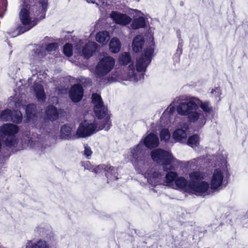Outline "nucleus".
<instances>
[{
  "label": "nucleus",
  "mask_w": 248,
  "mask_h": 248,
  "mask_svg": "<svg viewBox=\"0 0 248 248\" xmlns=\"http://www.w3.org/2000/svg\"><path fill=\"white\" fill-rule=\"evenodd\" d=\"M189 125L186 122H180L177 128L172 133V138L176 142L185 143L186 141Z\"/></svg>",
  "instance_id": "13"
},
{
  "label": "nucleus",
  "mask_w": 248,
  "mask_h": 248,
  "mask_svg": "<svg viewBox=\"0 0 248 248\" xmlns=\"http://www.w3.org/2000/svg\"><path fill=\"white\" fill-rule=\"evenodd\" d=\"M95 39L101 45H106L110 40L109 33L108 31H99L96 34Z\"/></svg>",
  "instance_id": "28"
},
{
  "label": "nucleus",
  "mask_w": 248,
  "mask_h": 248,
  "mask_svg": "<svg viewBox=\"0 0 248 248\" xmlns=\"http://www.w3.org/2000/svg\"><path fill=\"white\" fill-rule=\"evenodd\" d=\"M151 156L153 160L161 165L163 170L167 172L172 169V164L177 162L170 153L160 148L153 150Z\"/></svg>",
  "instance_id": "5"
},
{
  "label": "nucleus",
  "mask_w": 248,
  "mask_h": 248,
  "mask_svg": "<svg viewBox=\"0 0 248 248\" xmlns=\"http://www.w3.org/2000/svg\"><path fill=\"white\" fill-rule=\"evenodd\" d=\"M46 55V51L43 47L40 46H36L31 52L29 57L30 64H33L39 61Z\"/></svg>",
  "instance_id": "22"
},
{
  "label": "nucleus",
  "mask_w": 248,
  "mask_h": 248,
  "mask_svg": "<svg viewBox=\"0 0 248 248\" xmlns=\"http://www.w3.org/2000/svg\"><path fill=\"white\" fill-rule=\"evenodd\" d=\"M145 152V147L140 142L129 149L125 158L132 163L136 170L142 172L148 165L147 161L144 156Z\"/></svg>",
  "instance_id": "3"
},
{
  "label": "nucleus",
  "mask_w": 248,
  "mask_h": 248,
  "mask_svg": "<svg viewBox=\"0 0 248 248\" xmlns=\"http://www.w3.org/2000/svg\"><path fill=\"white\" fill-rule=\"evenodd\" d=\"M21 98H22V97H21ZM25 103V100L23 99L22 98H19L17 100L15 101V106L17 108H20L21 107H24Z\"/></svg>",
  "instance_id": "43"
},
{
  "label": "nucleus",
  "mask_w": 248,
  "mask_h": 248,
  "mask_svg": "<svg viewBox=\"0 0 248 248\" xmlns=\"http://www.w3.org/2000/svg\"><path fill=\"white\" fill-rule=\"evenodd\" d=\"M187 144L192 148L197 147L199 144V137L197 135L190 136L187 141Z\"/></svg>",
  "instance_id": "34"
},
{
  "label": "nucleus",
  "mask_w": 248,
  "mask_h": 248,
  "mask_svg": "<svg viewBox=\"0 0 248 248\" xmlns=\"http://www.w3.org/2000/svg\"><path fill=\"white\" fill-rule=\"evenodd\" d=\"M144 177L147 179L148 183L153 186H165L166 178L164 174L154 168L148 169L145 172H142Z\"/></svg>",
  "instance_id": "11"
},
{
  "label": "nucleus",
  "mask_w": 248,
  "mask_h": 248,
  "mask_svg": "<svg viewBox=\"0 0 248 248\" xmlns=\"http://www.w3.org/2000/svg\"><path fill=\"white\" fill-rule=\"evenodd\" d=\"M95 166L91 164L89 162H87L84 165V168L86 170H89L91 172H93Z\"/></svg>",
  "instance_id": "44"
},
{
  "label": "nucleus",
  "mask_w": 248,
  "mask_h": 248,
  "mask_svg": "<svg viewBox=\"0 0 248 248\" xmlns=\"http://www.w3.org/2000/svg\"><path fill=\"white\" fill-rule=\"evenodd\" d=\"M26 248H49V247L45 241L40 240L35 243L31 241H28Z\"/></svg>",
  "instance_id": "33"
},
{
  "label": "nucleus",
  "mask_w": 248,
  "mask_h": 248,
  "mask_svg": "<svg viewBox=\"0 0 248 248\" xmlns=\"http://www.w3.org/2000/svg\"><path fill=\"white\" fill-rule=\"evenodd\" d=\"M32 90L34 95L38 101L44 102L46 101V95L45 93L43 81L41 78H38L34 81Z\"/></svg>",
  "instance_id": "18"
},
{
  "label": "nucleus",
  "mask_w": 248,
  "mask_h": 248,
  "mask_svg": "<svg viewBox=\"0 0 248 248\" xmlns=\"http://www.w3.org/2000/svg\"><path fill=\"white\" fill-rule=\"evenodd\" d=\"M0 119L3 121H8L12 120V112L9 109H6L3 111L0 115Z\"/></svg>",
  "instance_id": "36"
},
{
  "label": "nucleus",
  "mask_w": 248,
  "mask_h": 248,
  "mask_svg": "<svg viewBox=\"0 0 248 248\" xmlns=\"http://www.w3.org/2000/svg\"><path fill=\"white\" fill-rule=\"evenodd\" d=\"M170 133L168 129L162 128L160 132V138L161 140H164L166 142L169 140L170 138Z\"/></svg>",
  "instance_id": "37"
},
{
  "label": "nucleus",
  "mask_w": 248,
  "mask_h": 248,
  "mask_svg": "<svg viewBox=\"0 0 248 248\" xmlns=\"http://www.w3.org/2000/svg\"><path fill=\"white\" fill-rule=\"evenodd\" d=\"M111 18L118 24L125 25L131 21V18L125 14L113 11L110 14Z\"/></svg>",
  "instance_id": "23"
},
{
  "label": "nucleus",
  "mask_w": 248,
  "mask_h": 248,
  "mask_svg": "<svg viewBox=\"0 0 248 248\" xmlns=\"http://www.w3.org/2000/svg\"><path fill=\"white\" fill-rule=\"evenodd\" d=\"M153 52L152 47L147 48L144 54L137 59L136 70L133 64L125 69L118 70L113 74L111 81L129 80L137 82L140 80L143 77V74L140 72L145 71L151 62Z\"/></svg>",
  "instance_id": "2"
},
{
  "label": "nucleus",
  "mask_w": 248,
  "mask_h": 248,
  "mask_svg": "<svg viewBox=\"0 0 248 248\" xmlns=\"http://www.w3.org/2000/svg\"><path fill=\"white\" fill-rule=\"evenodd\" d=\"M131 60L129 53L124 52L121 53L119 57L120 63L123 65H126Z\"/></svg>",
  "instance_id": "35"
},
{
  "label": "nucleus",
  "mask_w": 248,
  "mask_h": 248,
  "mask_svg": "<svg viewBox=\"0 0 248 248\" xmlns=\"http://www.w3.org/2000/svg\"><path fill=\"white\" fill-rule=\"evenodd\" d=\"M2 3H3V5L5 6L4 10H6V6H7V4L6 0H2Z\"/></svg>",
  "instance_id": "47"
},
{
  "label": "nucleus",
  "mask_w": 248,
  "mask_h": 248,
  "mask_svg": "<svg viewBox=\"0 0 248 248\" xmlns=\"http://www.w3.org/2000/svg\"><path fill=\"white\" fill-rule=\"evenodd\" d=\"M83 91L80 85L77 84L73 86L71 89L69 95L71 100L75 102L79 101L83 96Z\"/></svg>",
  "instance_id": "24"
},
{
  "label": "nucleus",
  "mask_w": 248,
  "mask_h": 248,
  "mask_svg": "<svg viewBox=\"0 0 248 248\" xmlns=\"http://www.w3.org/2000/svg\"><path fill=\"white\" fill-rule=\"evenodd\" d=\"M82 42L80 41L78 45V52H82L85 57L88 58L90 57L96 50L97 45L94 42H89L86 46L81 48Z\"/></svg>",
  "instance_id": "19"
},
{
  "label": "nucleus",
  "mask_w": 248,
  "mask_h": 248,
  "mask_svg": "<svg viewBox=\"0 0 248 248\" xmlns=\"http://www.w3.org/2000/svg\"><path fill=\"white\" fill-rule=\"evenodd\" d=\"M92 102L94 105V111L97 117H99L108 111L107 108L104 106L100 95L93 93L92 96Z\"/></svg>",
  "instance_id": "16"
},
{
  "label": "nucleus",
  "mask_w": 248,
  "mask_h": 248,
  "mask_svg": "<svg viewBox=\"0 0 248 248\" xmlns=\"http://www.w3.org/2000/svg\"><path fill=\"white\" fill-rule=\"evenodd\" d=\"M19 18L22 24L24 26L23 31H19L13 36H16L27 31L30 30L36 25V21L34 19L28 5H24L19 13Z\"/></svg>",
  "instance_id": "8"
},
{
  "label": "nucleus",
  "mask_w": 248,
  "mask_h": 248,
  "mask_svg": "<svg viewBox=\"0 0 248 248\" xmlns=\"http://www.w3.org/2000/svg\"><path fill=\"white\" fill-rule=\"evenodd\" d=\"M169 171L165 175V186L189 193L191 184L188 183L187 180L184 177L179 176L176 172Z\"/></svg>",
  "instance_id": "6"
},
{
  "label": "nucleus",
  "mask_w": 248,
  "mask_h": 248,
  "mask_svg": "<svg viewBox=\"0 0 248 248\" xmlns=\"http://www.w3.org/2000/svg\"><path fill=\"white\" fill-rule=\"evenodd\" d=\"M109 46L110 51L112 53H117L120 50L121 43L118 38L114 37L110 40Z\"/></svg>",
  "instance_id": "29"
},
{
  "label": "nucleus",
  "mask_w": 248,
  "mask_h": 248,
  "mask_svg": "<svg viewBox=\"0 0 248 248\" xmlns=\"http://www.w3.org/2000/svg\"><path fill=\"white\" fill-rule=\"evenodd\" d=\"M58 137L62 140H74L78 139L77 132L75 133L74 126L68 124H64L61 127Z\"/></svg>",
  "instance_id": "15"
},
{
  "label": "nucleus",
  "mask_w": 248,
  "mask_h": 248,
  "mask_svg": "<svg viewBox=\"0 0 248 248\" xmlns=\"http://www.w3.org/2000/svg\"><path fill=\"white\" fill-rule=\"evenodd\" d=\"M98 131L97 121L94 119H86L81 122L77 129L78 138H85Z\"/></svg>",
  "instance_id": "7"
},
{
  "label": "nucleus",
  "mask_w": 248,
  "mask_h": 248,
  "mask_svg": "<svg viewBox=\"0 0 248 248\" xmlns=\"http://www.w3.org/2000/svg\"><path fill=\"white\" fill-rule=\"evenodd\" d=\"M2 16H3V15H1V14H0V16L1 17H2Z\"/></svg>",
  "instance_id": "50"
},
{
  "label": "nucleus",
  "mask_w": 248,
  "mask_h": 248,
  "mask_svg": "<svg viewBox=\"0 0 248 248\" xmlns=\"http://www.w3.org/2000/svg\"><path fill=\"white\" fill-rule=\"evenodd\" d=\"M94 0H86L88 3H94Z\"/></svg>",
  "instance_id": "48"
},
{
  "label": "nucleus",
  "mask_w": 248,
  "mask_h": 248,
  "mask_svg": "<svg viewBox=\"0 0 248 248\" xmlns=\"http://www.w3.org/2000/svg\"><path fill=\"white\" fill-rule=\"evenodd\" d=\"M115 63L114 59L108 54L101 56L96 67V74L99 76L106 75L112 70Z\"/></svg>",
  "instance_id": "9"
},
{
  "label": "nucleus",
  "mask_w": 248,
  "mask_h": 248,
  "mask_svg": "<svg viewBox=\"0 0 248 248\" xmlns=\"http://www.w3.org/2000/svg\"><path fill=\"white\" fill-rule=\"evenodd\" d=\"M144 45L143 37L141 35H137L133 39L132 44L133 50L138 52L142 49Z\"/></svg>",
  "instance_id": "27"
},
{
  "label": "nucleus",
  "mask_w": 248,
  "mask_h": 248,
  "mask_svg": "<svg viewBox=\"0 0 248 248\" xmlns=\"http://www.w3.org/2000/svg\"><path fill=\"white\" fill-rule=\"evenodd\" d=\"M46 118L54 121L58 117V113L56 108L53 106H48L46 111Z\"/></svg>",
  "instance_id": "32"
},
{
  "label": "nucleus",
  "mask_w": 248,
  "mask_h": 248,
  "mask_svg": "<svg viewBox=\"0 0 248 248\" xmlns=\"http://www.w3.org/2000/svg\"><path fill=\"white\" fill-rule=\"evenodd\" d=\"M229 176L228 166L226 160H223L215 169L211 179V189L218 191L222 188L223 184Z\"/></svg>",
  "instance_id": "4"
},
{
  "label": "nucleus",
  "mask_w": 248,
  "mask_h": 248,
  "mask_svg": "<svg viewBox=\"0 0 248 248\" xmlns=\"http://www.w3.org/2000/svg\"><path fill=\"white\" fill-rule=\"evenodd\" d=\"M63 52L66 56H71L73 54L72 46L69 44H66L63 46Z\"/></svg>",
  "instance_id": "38"
},
{
  "label": "nucleus",
  "mask_w": 248,
  "mask_h": 248,
  "mask_svg": "<svg viewBox=\"0 0 248 248\" xmlns=\"http://www.w3.org/2000/svg\"><path fill=\"white\" fill-rule=\"evenodd\" d=\"M133 13L136 16H133L134 19L131 25L133 29H138L143 28L146 26L145 17L144 14L141 12L137 10H132Z\"/></svg>",
  "instance_id": "20"
},
{
  "label": "nucleus",
  "mask_w": 248,
  "mask_h": 248,
  "mask_svg": "<svg viewBox=\"0 0 248 248\" xmlns=\"http://www.w3.org/2000/svg\"><path fill=\"white\" fill-rule=\"evenodd\" d=\"M97 117L99 119L98 122L97 121V128H98V131L102 129H105L106 131L108 130L111 126V122L110 115L108 113V111Z\"/></svg>",
  "instance_id": "21"
},
{
  "label": "nucleus",
  "mask_w": 248,
  "mask_h": 248,
  "mask_svg": "<svg viewBox=\"0 0 248 248\" xmlns=\"http://www.w3.org/2000/svg\"><path fill=\"white\" fill-rule=\"evenodd\" d=\"M93 154V152L91 149V148L87 145H84V155L88 158L90 157Z\"/></svg>",
  "instance_id": "42"
},
{
  "label": "nucleus",
  "mask_w": 248,
  "mask_h": 248,
  "mask_svg": "<svg viewBox=\"0 0 248 248\" xmlns=\"http://www.w3.org/2000/svg\"><path fill=\"white\" fill-rule=\"evenodd\" d=\"M35 78V76H33L32 77H31V78L29 79V82H30L31 80H33V78Z\"/></svg>",
  "instance_id": "49"
},
{
  "label": "nucleus",
  "mask_w": 248,
  "mask_h": 248,
  "mask_svg": "<svg viewBox=\"0 0 248 248\" xmlns=\"http://www.w3.org/2000/svg\"><path fill=\"white\" fill-rule=\"evenodd\" d=\"M199 107L205 113H210L213 110L209 102H203L197 97L192 96L181 103L177 108V111L180 115L186 116L189 122L197 127H202L206 123V118Z\"/></svg>",
  "instance_id": "1"
},
{
  "label": "nucleus",
  "mask_w": 248,
  "mask_h": 248,
  "mask_svg": "<svg viewBox=\"0 0 248 248\" xmlns=\"http://www.w3.org/2000/svg\"><path fill=\"white\" fill-rule=\"evenodd\" d=\"M47 2L46 0L40 1L35 5L30 6V11L33 18L37 22L45 17L47 10Z\"/></svg>",
  "instance_id": "14"
},
{
  "label": "nucleus",
  "mask_w": 248,
  "mask_h": 248,
  "mask_svg": "<svg viewBox=\"0 0 248 248\" xmlns=\"http://www.w3.org/2000/svg\"><path fill=\"white\" fill-rule=\"evenodd\" d=\"M211 93L215 94V96L219 97L221 94L220 90L218 88H216L214 90H213L211 92Z\"/></svg>",
  "instance_id": "45"
},
{
  "label": "nucleus",
  "mask_w": 248,
  "mask_h": 248,
  "mask_svg": "<svg viewBox=\"0 0 248 248\" xmlns=\"http://www.w3.org/2000/svg\"><path fill=\"white\" fill-rule=\"evenodd\" d=\"M108 166L105 165H100L97 166H95L94 170L93 172H94L96 174H100L102 173L103 172H106V170H107V168Z\"/></svg>",
  "instance_id": "40"
},
{
  "label": "nucleus",
  "mask_w": 248,
  "mask_h": 248,
  "mask_svg": "<svg viewBox=\"0 0 248 248\" xmlns=\"http://www.w3.org/2000/svg\"><path fill=\"white\" fill-rule=\"evenodd\" d=\"M18 131L17 126L14 124H6L0 128V132L4 135L3 141L9 147L14 146L16 143L15 134Z\"/></svg>",
  "instance_id": "10"
},
{
  "label": "nucleus",
  "mask_w": 248,
  "mask_h": 248,
  "mask_svg": "<svg viewBox=\"0 0 248 248\" xmlns=\"http://www.w3.org/2000/svg\"><path fill=\"white\" fill-rule=\"evenodd\" d=\"M58 44L56 43H50L46 45V50L48 52L55 51L58 47Z\"/></svg>",
  "instance_id": "41"
},
{
  "label": "nucleus",
  "mask_w": 248,
  "mask_h": 248,
  "mask_svg": "<svg viewBox=\"0 0 248 248\" xmlns=\"http://www.w3.org/2000/svg\"><path fill=\"white\" fill-rule=\"evenodd\" d=\"M196 159H193L188 163V166L190 167H193L197 165Z\"/></svg>",
  "instance_id": "46"
},
{
  "label": "nucleus",
  "mask_w": 248,
  "mask_h": 248,
  "mask_svg": "<svg viewBox=\"0 0 248 248\" xmlns=\"http://www.w3.org/2000/svg\"><path fill=\"white\" fill-rule=\"evenodd\" d=\"M174 108L173 107H169L163 113L160 118L159 123L157 124L159 128L166 126L168 124V119H170V113H171L174 111Z\"/></svg>",
  "instance_id": "26"
},
{
  "label": "nucleus",
  "mask_w": 248,
  "mask_h": 248,
  "mask_svg": "<svg viewBox=\"0 0 248 248\" xmlns=\"http://www.w3.org/2000/svg\"><path fill=\"white\" fill-rule=\"evenodd\" d=\"M26 110V114L28 121L29 122H32V123L36 119V115L35 112V106L33 104H30L27 106L25 108Z\"/></svg>",
  "instance_id": "30"
},
{
  "label": "nucleus",
  "mask_w": 248,
  "mask_h": 248,
  "mask_svg": "<svg viewBox=\"0 0 248 248\" xmlns=\"http://www.w3.org/2000/svg\"><path fill=\"white\" fill-rule=\"evenodd\" d=\"M213 192L214 190L211 189V186L208 182L200 181L195 184H191L189 193L204 197L211 194Z\"/></svg>",
  "instance_id": "12"
},
{
  "label": "nucleus",
  "mask_w": 248,
  "mask_h": 248,
  "mask_svg": "<svg viewBox=\"0 0 248 248\" xmlns=\"http://www.w3.org/2000/svg\"><path fill=\"white\" fill-rule=\"evenodd\" d=\"M140 142L142 143L145 147L152 149L158 146L159 141L158 137L156 134L150 133L143 136Z\"/></svg>",
  "instance_id": "17"
},
{
  "label": "nucleus",
  "mask_w": 248,
  "mask_h": 248,
  "mask_svg": "<svg viewBox=\"0 0 248 248\" xmlns=\"http://www.w3.org/2000/svg\"><path fill=\"white\" fill-rule=\"evenodd\" d=\"M189 184H195L198 182V181L203 179L204 175L200 171H193L189 173Z\"/></svg>",
  "instance_id": "31"
},
{
  "label": "nucleus",
  "mask_w": 248,
  "mask_h": 248,
  "mask_svg": "<svg viewBox=\"0 0 248 248\" xmlns=\"http://www.w3.org/2000/svg\"><path fill=\"white\" fill-rule=\"evenodd\" d=\"M106 177L110 181L117 180L119 178V169L111 166H108L105 173Z\"/></svg>",
  "instance_id": "25"
},
{
  "label": "nucleus",
  "mask_w": 248,
  "mask_h": 248,
  "mask_svg": "<svg viewBox=\"0 0 248 248\" xmlns=\"http://www.w3.org/2000/svg\"><path fill=\"white\" fill-rule=\"evenodd\" d=\"M12 121L15 123H19L22 120V114L20 111H16L14 112V114L12 113Z\"/></svg>",
  "instance_id": "39"
}]
</instances>
